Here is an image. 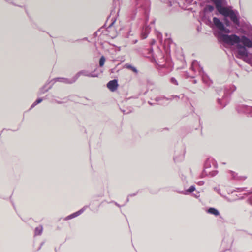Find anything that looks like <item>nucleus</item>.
Returning <instances> with one entry per match:
<instances>
[{
  "instance_id": "1",
  "label": "nucleus",
  "mask_w": 252,
  "mask_h": 252,
  "mask_svg": "<svg viewBox=\"0 0 252 252\" xmlns=\"http://www.w3.org/2000/svg\"><path fill=\"white\" fill-rule=\"evenodd\" d=\"M221 39L225 43L234 45L237 44L238 54L241 57H247L248 51L246 47L252 48V41L245 36H242L241 37L236 34H222L221 36Z\"/></svg>"
},
{
  "instance_id": "2",
  "label": "nucleus",
  "mask_w": 252,
  "mask_h": 252,
  "mask_svg": "<svg viewBox=\"0 0 252 252\" xmlns=\"http://www.w3.org/2000/svg\"><path fill=\"white\" fill-rule=\"evenodd\" d=\"M216 6L219 12L225 17H229L231 20L236 25H239V20L237 14L232 9L222 6L221 0H210Z\"/></svg>"
},
{
  "instance_id": "3",
  "label": "nucleus",
  "mask_w": 252,
  "mask_h": 252,
  "mask_svg": "<svg viewBox=\"0 0 252 252\" xmlns=\"http://www.w3.org/2000/svg\"><path fill=\"white\" fill-rule=\"evenodd\" d=\"M213 21L215 25V26L219 30L225 31V27L223 25V24L220 21V20L217 18V17H214L213 18ZM225 32H229V30L227 31H225Z\"/></svg>"
},
{
  "instance_id": "4",
  "label": "nucleus",
  "mask_w": 252,
  "mask_h": 252,
  "mask_svg": "<svg viewBox=\"0 0 252 252\" xmlns=\"http://www.w3.org/2000/svg\"><path fill=\"white\" fill-rule=\"evenodd\" d=\"M107 86L108 88L111 91H115L118 88V84L116 80H113L109 81Z\"/></svg>"
},
{
  "instance_id": "5",
  "label": "nucleus",
  "mask_w": 252,
  "mask_h": 252,
  "mask_svg": "<svg viewBox=\"0 0 252 252\" xmlns=\"http://www.w3.org/2000/svg\"><path fill=\"white\" fill-rule=\"evenodd\" d=\"M208 212L210 214H213L215 216H218L219 215V211L216 209H215L214 208H209L208 210Z\"/></svg>"
},
{
  "instance_id": "6",
  "label": "nucleus",
  "mask_w": 252,
  "mask_h": 252,
  "mask_svg": "<svg viewBox=\"0 0 252 252\" xmlns=\"http://www.w3.org/2000/svg\"><path fill=\"white\" fill-rule=\"evenodd\" d=\"M126 68L131 70L135 73L137 72V70L136 69V68L135 67L131 66V65H126Z\"/></svg>"
},
{
  "instance_id": "7",
  "label": "nucleus",
  "mask_w": 252,
  "mask_h": 252,
  "mask_svg": "<svg viewBox=\"0 0 252 252\" xmlns=\"http://www.w3.org/2000/svg\"><path fill=\"white\" fill-rule=\"evenodd\" d=\"M105 61V59L104 56H102L99 60V65L102 67L104 65Z\"/></svg>"
},
{
  "instance_id": "8",
  "label": "nucleus",
  "mask_w": 252,
  "mask_h": 252,
  "mask_svg": "<svg viewBox=\"0 0 252 252\" xmlns=\"http://www.w3.org/2000/svg\"><path fill=\"white\" fill-rule=\"evenodd\" d=\"M195 190V188L193 186H191L189 187V188L188 189V191L189 192H192Z\"/></svg>"
},
{
  "instance_id": "9",
  "label": "nucleus",
  "mask_w": 252,
  "mask_h": 252,
  "mask_svg": "<svg viewBox=\"0 0 252 252\" xmlns=\"http://www.w3.org/2000/svg\"><path fill=\"white\" fill-rule=\"evenodd\" d=\"M206 9L209 12H212L214 10V7L212 5H207Z\"/></svg>"
},
{
  "instance_id": "10",
  "label": "nucleus",
  "mask_w": 252,
  "mask_h": 252,
  "mask_svg": "<svg viewBox=\"0 0 252 252\" xmlns=\"http://www.w3.org/2000/svg\"><path fill=\"white\" fill-rule=\"evenodd\" d=\"M42 228H36L35 229V233L36 234H40L42 232Z\"/></svg>"
},
{
  "instance_id": "11",
  "label": "nucleus",
  "mask_w": 252,
  "mask_h": 252,
  "mask_svg": "<svg viewBox=\"0 0 252 252\" xmlns=\"http://www.w3.org/2000/svg\"><path fill=\"white\" fill-rule=\"evenodd\" d=\"M171 82L173 84H174L175 85H177L178 84L177 81V80L175 78H172L171 79Z\"/></svg>"
},
{
  "instance_id": "12",
  "label": "nucleus",
  "mask_w": 252,
  "mask_h": 252,
  "mask_svg": "<svg viewBox=\"0 0 252 252\" xmlns=\"http://www.w3.org/2000/svg\"><path fill=\"white\" fill-rule=\"evenodd\" d=\"M224 22H225V23L226 25L227 26H229V21H228L226 18H225V19H224Z\"/></svg>"
},
{
  "instance_id": "13",
  "label": "nucleus",
  "mask_w": 252,
  "mask_h": 252,
  "mask_svg": "<svg viewBox=\"0 0 252 252\" xmlns=\"http://www.w3.org/2000/svg\"><path fill=\"white\" fill-rule=\"evenodd\" d=\"M79 214H78V213H75L74 214H72V215H70V218H73L74 217H76Z\"/></svg>"
},
{
  "instance_id": "14",
  "label": "nucleus",
  "mask_w": 252,
  "mask_h": 252,
  "mask_svg": "<svg viewBox=\"0 0 252 252\" xmlns=\"http://www.w3.org/2000/svg\"><path fill=\"white\" fill-rule=\"evenodd\" d=\"M42 101V100L41 99H38L35 101V103H36V104H38V103H40Z\"/></svg>"
}]
</instances>
